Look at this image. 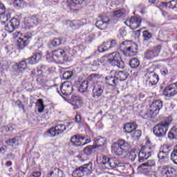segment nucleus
Listing matches in <instances>:
<instances>
[{"instance_id": "28", "label": "nucleus", "mask_w": 177, "mask_h": 177, "mask_svg": "<svg viewBox=\"0 0 177 177\" xmlns=\"http://www.w3.org/2000/svg\"><path fill=\"white\" fill-rule=\"evenodd\" d=\"M17 66V73H23L24 70H27V66H28V64H27V59H24L22 61H20L19 62L16 63Z\"/></svg>"}, {"instance_id": "19", "label": "nucleus", "mask_w": 177, "mask_h": 177, "mask_svg": "<svg viewBox=\"0 0 177 177\" xmlns=\"http://www.w3.org/2000/svg\"><path fill=\"white\" fill-rule=\"evenodd\" d=\"M164 92L167 97H172L177 95V83L171 84L165 87Z\"/></svg>"}, {"instance_id": "36", "label": "nucleus", "mask_w": 177, "mask_h": 177, "mask_svg": "<svg viewBox=\"0 0 177 177\" xmlns=\"http://www.w3.org/2000/svg\"><path fill=\"white\" fill-rule=\"evenodd\" d=\"M85 0H67L66 3L69 8H74L76 5H82Z\"/></svg>"}, {"instance_id": "55", "label": "nucleus", "mask_w": 177, "mask_h": 177, "mask_svg": "<svg viewBox=\"0 0 177 177\" xmlns=\"http://www.w3.org/2000/svg\"><path fill=\"white\" fill-rule=\"evenodd\" d=\"M55 71V69L52 67H47V69H46V72L44 74H47V75H49V74H52Z\"/></svg>"}, {"instance_id": "40", "label": "nucleus", "mask_w": 177, "mask_h": 177, "mask_svg": "<svg viewBox=\"0 0 177 177\" xmlns=\"http://www.w3.org/2000/svg\"><path fill=\"white\" fill-rule=\"evenodd\" d=\"M36 106L38 108L39 113H44V111L45 110V105H44V100H37L36 102Z\"/></svg>"}, {"instance_id": "10", "label": "nucleus", "mask_w": 177, "mask_h": 177, "mask_svg": "<svg viewBox=\"0 0 177 177\" xmlns=\"http://www.w3.org/2000/svg\"><path fill=\"white\" fill-rule=\"evenodd\" d=\"M57 92L63 97V96H68L73 93V85L70 82H64L59 88H57Z\"/></svg>"}, {"instance_id": "38", "label": "nucleus", "mask_w": 177, "mask_h": 177, "mask_svg": "<svg viewBox=\"0 0 177 177\" xmlns=\"http://www.w3.org/2000/svg\"><path fill=\"white\" fill-rule=\"evenodd\" d=\"M75 74V71H66L62 74V80H71L74 75Z\"/></svg>"}, {"instance_id": "64", "label": "nucleus", "mask_w": 177, "mask_h": 177, "mask_svg": "<svg viewBox=\"0 0 177 177\" xmlns=\"http://www.w3.org/2000/svg\"><path fill=\"white\" fill-rule=\"evenodd\" d=\"M86 41L87 42H92L93 41V37L91 36H87Z\"/></svg>"}, {"instance_id": "16", "label": "nucleus", "mask_w": 177, "mask_h": 177, "mask_svg": "<svg viewBox=\"0 0 177 177\" xmlns=\"http://www.w3.org/2000/svg\"><path fill=\"white\" fill-rule=\"evenodd\" d=\"M64 56H66V51L63 49H58L53 51L52 54H49L47 52L46 59L49 62H53V60H56L59 57H64Z\"/></svg>"}, {"instance_id": "39", "label": "nucleus", "mask_w": 177, "mask_h": 177, "mask_svg": "<svg viewBox=\"0 0 177 177\" xmlns=\"http://www.w3.org/2000/svg\"><path fill=\"white\" fill-rule=\"evenodd\" d=\"M131 68H138L140 66V62L138 58H133L129 61Z\"/></svg>"}, {"instance_id": "18", "label": "nucleus", "mask_w": 177, "mask_h": 177, "mask_svg": "<svg viewBox=\"0 0 177 177\" xmlns=\"http://www.w3.org/2000/svg\"><path fill=\"white\" fill-rule=\"evenodd\" d=\"M161 174L163 177H175L176 175V170L174 167L165 165L161 169Z\"/></svg>"}, {"instance_id": "42", "label": "nucleus", "mask_w": 177, "mask_h": 177, "mask_svg": "<svg viewBox=\"0 0 177 177\" xmlns=\"http://www.w3.org/2000/svg\"><path fill=\"white\" fill-rule=\"evenodd\" d=\"M48 81H49V80L48 79V77H46V76L39 75L37 78V82H38V84H39L40 85H44V84H46Z\"/></svg>"}, {"instance_id": "12", "label": "nucleus", "mask_w": 177, "mask_h": 177, "mask_svg": "<svg viewBox=\"0 0 177 177\" xmlns=\"http://www.w3.org/2000/svg\"><path fill=\"white\" fill-rule=\"evenodd\" d=\"M124 24L130 27L131 30H136V28H139V27H140V24H142V18L131 17L130 19H128L124 21Z\"/></svg>"}, {"instance_id": "51", "label": "nucleus", "mask_w": 177, "mask_h": 177, "mask_svg": "<svg viewBox=\"0 0 177 177\" xmlns=\"http://www.w3.org/2000/svg\"><path fill=\"white\" fill-rule=\"evenodd\" d=\"M47 68H48V66H46V65L41 64L37 67V72L39 73V71H41V73L45 74Z\"/></svg>"}, {"instance_id": "4", "label": "nucleus", "mask_w": 177, "mask_h": 177, "mask_svg": "<svg viewBox=\"0 0 177 177\" xmlns=\"http://www.w3.org/2000/svg\"><path fill=\"white\" fill-rule=\"evenodd\" d=\"M171 121H166L155 125L153 128V132L156 138H164L167 135V132H168Z\"/></svg>"}, {"instance_id": "56", "label": "nucleus", "mask_w": 177, "mask_h": 177, "mask_svg": "<svg viewBox=\"0 0 177 177\" xmlns=\"http://www.w3.org/2000/svg\"><path fill=\"white\" fill-rule=\"evenodd\" d=\"M75 122H76V124H81V121H82V118H81V115H80V114H77L76 115H75Z\"/></svg>"}, {"instance_id": "61", "label": "nucleus", "mask_w": 177, "mask_h": 177, "mask_svg": "<svg viewBox=\"0 0 177 177\" xmlns=\"http://www.w3.org/2000/svg\"><path fill=\"white\" fill-rule=\"evenodd\" d=\"M84 139L85 142H82V146H85V145H88V143H91V138H88V136H85Z\"/></svg>"}, {"instance_id": "35", "label": "nucleus", "mask_w": 177, "mask_h": 177, "mask_svg": "<svg viewBox=\"0 0 177 177\" xmlns=\"http://www.w3.org/2000/svg\"><path fill=\"white\" fill-rule=\"evenodd\" d=\"M96 149V147L95 145H88L84 148L83 153L85 154V156H91L93 154V151Z\"/></svg>"}, {"instance_id": "41", "label": "nucleus", "mask_w": 177, "mask_h": 177, "mask_svg": "<svg viewBox=\"0 0 177 177\" xmlns=\"http://www.w3.org/2000/svg\"><path fill=\"white\" fill-rule=\"evenodd\" d=\"M138 153H136V149H131L129 153H128V158L130 161H135L136 159V156Z\"/></svg>"}, {"instance_id": "13", "label": "nucleus", "mask_w": 177, "mask_h": 177, "mask_svg": "<svg viewBox=\"0 0 177 177\" xmlns=\"http://www.w3.org/2000/svg\"><path fill=\"white\" fill-rule=\"evenodd\" d=\"M162 48V46L160 44L155 46L153 49H149L145 51V57L147 60H150V59H154V57H157L158 55H160V52H161V49Z\"/></svg>"}, {"instance_id": "54", "label": "nucleus", "mask_w": 177, "mask_h": 177, "mask_svg": "<svg viewBox=\"0 0 177 177\" xmlns=\"http://www.w3.org/2000/svg\"><path fill=\"white\" fill-rule=\"evenodd\" d=\"M15 104L18 106L19 109H21L24 110V111H26V109H24V105L21 104V101H17L15 102Z\"/></svg>"}, {"instance_id": "20", "label": "nucleus", "mask_w": 177, "mask_h": 177, "mask_svg": "<svg viewBox=\"0 0 177 177\" xmlns=\"http://www.w3.org/2000/svg\"><path fill=\"white\" fill-rule=\"evenodd\" d=\"M86 139V136H82L80 134H76L71 138V143L72 146L80 147L82 146V142Z\"/></svg>"}, {"instance_id": "26", "label": "nucleus", "mask_w": 177, "mask_h": 177, "mask_svg": "<svg viewBox=\"0 0 177 177\" xmlns=\"http://www.w3.org/2000/svg\"><path fill=\"white\" fill-rule=\"evenodd\" d=\"M139 117H141L143 120H147V121H149L151 118H154V117H157V115L152 111L151 109L147 111L146 112L140 111L139 113Z\"/></svg>"}, {"instance_id": "17", "label": "nucleus", "mask_w": 177, "mask_h": 177, "mask_svg": "<svg viewBox=\"0 0 177 177\" xmlns=\"http://www.w3.org/2000/svg\"><path fill=\"white\" fill-rule=\"evenodd\" d=\"M117 46V41L112 40L111 41L104 42L100 46L98 47V52L100 53H103L109 50V49H112V48H115Z\"/></svg>"}, {"instance_id": "37", "label": "nucleus", "mask_w": 177, "mask_h": 177, "mask_svg": "<svg viewBox=\"0 0 177 177\" xmlns=\"http://www.w3.org/2000/svg\"><path fill=\"white\" fill-rule=\"evenodd\" d=\"M163 6H165V8H167L168 9H172L174 10V9L177 10V0H172L167 3H163Z\"/></svg>"}, {"instance_id": "47", "label": "nucleus", "mask_w": 177, "mask_h": 177, "mask_svg": "<svg viewBox=\"0 0 177 177\" xmlns=\"http://www.w3.org/2000/svg\"><path fill=\"white\" fill-rule=\"evenodd\" d=\"M125 13V10L120 9L114 12V17H121Z\"/></svg>"}, {"instance_id": "11", "label": "nucleus", "mask_w": 177, "mask_h": 177, "mask_svg": "<svg viewBox=\"0 0 177 177\" xmlns=\"http://www.w3.org/2000/svg\"><path fill=\"white\" fill-rule=\"evenodd\" d=\"M20 26V20L16 18L11 19L8 22L4 24L5 31L9 34H12L13 31L17 30Z\"/></svg>"}, {"instance_id": "21", "label": "nucleus", "mask_w": 177, "mask_h": 177, "mask_svg": "<svg viewBox=\"0 0 177 177\" xmlns=\"http://www.w3.org/2000/svg\"><path fill=\"white\" fill-rule=\"evenodd\" d=\"M31 36L25 35L24 38L19 37L17 41V46L18 49H24L26 46L30 44Z\"/></svg>"}, {"instance_id": "6", "label": "nucleus", "mask_w": 177, "mask_h": 177, "mask_svg": "<svg viewBox=\"0 0 177 177\" xmlns=\"http://www.w3.org/2000/svg\"><path fill=\"white\" fill-rule=\"evenodd\" d=\"M106 88V84L102 82H96L93 80L92 89V97L94 99H99L104 93V89Z\"/></svg>"}, {"instance_id": "15", "label": "nucleus", "mask_w": 177, "mask_h": 177, "mask_svg": "<svg viewBox=\"0 0 177 177\" xmlns=\"http://www.w3.org/2000/svg\"><path fill=\"white\" fill-rule=\"evenodd\" d=\"M149 149H151L150 147L143 146L142 149L138 153V161L139 162H143V161L148 160L151 157V151H148Z\"/></svg>"}, {"instance_id": "44", "label": "nucleus", "mask_w": 177, "mask_h": 177, "mask_svg": "<svg viewBox=\"0 0 177 177\" xmlns=\"http://www.w3.org/2000/svg\"><path fill=\"white\" fill-rule=\"evenodd\" d=\"M171 150H172V146L170 145H164L162 147V151L167 156H169V153H171Z\"/></svg>"}, {"instance_id": "58", "label": "nucleus", "mask_w": 177, "mask_h": 177, "mask_svg": "<svg viewBox=\"0 0 177 177\" xmlns=\"http://www.w3.org/2000/svg\"><path fill=\"white\" fill-rule=\"evenodd\" d=\"M71 27H75V28H80V24L78 21H73L71 23Z\"/></svg>"}, {"instance_id": "8", "label": "nucleus", "mask_w": 177, "mask_h": 177, "mask_svg": "<svg viewBox=\"0 0 177 177\" xmlns=\"http://www.w3.org/2000/svg\"><path fill=\"white\" fill-rule=\"evenodd\" d=\"M145 78V85L146 86H148V88H151V86H154V85H156L159 80L158 75H157L154 71L151 70V68H149L147 71Z\"/></svg>"}, {"instance_id": "1", "label": "nucleus", "mask_w": 177, "mask_h": 177, "mask_svg": "<svg viewBox=\"0 0 177 177\" xmlns=\"http://www.w3.org/2000/svg\"><path fill=\"white\" fill-rule=\"evenodd\" d=\"M120 50L124 56H136L138 53V44L132 41H124L120 44Z\"/></svg>"}, {"instance_id": "9", "label": "nucleus", "mask_w": 177, "mask_h": 177, "mask_svg": "<svg viewBox=\"0 0 177 177\" xmlns=\"http://www.w3.org/2000/svg\"><path fill=\"white\" fill-rule=\"evenodd\" d=\"M101 164L104 165L106 168H111V169H114L118 167H121L120 165V161L115 158H110L107 156H103Z\"/></svg>"}, {"instance_id": "2", "label": "nucleus", "mask_w": 177, "mask_h": 177, "mask_svg": "<svg viewBox=\"0 0 177 177\" xmlns=\"http://www.w3.org/2000/svg\"><path fill=\"white\" fill-rule=\"evenodd\" d=\"M131 144L124 140H118L116 142H113L111 145L112 152L115 156H122L124 153H127L131 150Z\"/></svg>"}, {"instance_id": "53", "label": "nucleus", "mask_w": 177, "mask_h": 177, "mask_svg": "<svg viewBox=\"0 0 177 177\" xmlns=\"http://www.w3.org/2000/svg\"><path fill=\"white\" fill-rule=\"evenodd\" d=\"M44 3L46 6H50V5L56 3V0H44Z\"/></svg>"}, {"instance_id": "14", "label": "nucleus", "mask_w": 177, "mask_h": 177, "mask_svg": "<svg viewBox=\"0 0 177 177\" xmlns=\"http://www.w3.org/2000/svg\"><path fill=\"white\" fill-rule=\"evenodd\" d=\"M66 127L64 124H57L55 127L50 128L47 133L49 134L50 138H55V136H57V135H60V133H63L64 131H66Z\"/></svg>"}, {"instance_id": "60", "label": "nucleus", "mask_w": 177, "mask_h": 177, "mask_svg": "<svg viewBox=\"0 0 177 177\" xmlns=\"http://www.w3.org/2000/svg\"><path fill=\"white\" fill-rule=\"evenodd\" d=\"M39 176H41V172L39 171H35L30 176V177H39Z\"/></svg>"}, {"instance_id": "33", "label": "nucleus", "mask_w": 177, "mask_h": 177, "mask_svg": "<svg viewBox=\"0 0 177 177\" xmlns=\"http://www.w3.org/2000/svg\"><path fill=\"white\" fill-rule=\"evenodd\" d=\"M10 17H12V14H10V12H6L4 14L0 15V20L1 21V24L4 26V24L8 23Z\"/></svg>"}, {"instance_id": "22", "label": "nucleus", "mask_w": 177, "mask_h": 177, "mask_svg": "<svg viewBox=\"0 0 177 177\" xmlns=\"http://www.w3.org/2000/svg\"><path fill=\"white\" fill-rule=\"evenodd\" d=\"M24 23L28 28H32V27H35V26H38V24H39V19L36 15H33L27 17L25 19Z\"/></svg>"}, {"instance_id": "30", "label": "nucleus", "mask_w": 177, "mask_h": 177, "mask_svg": "<svg viewBox=\"0 0 177 177\" xmlns=\"http://www.w3.org/2000/svg\"><path fill=\"white\" fill-rule=\"evenodd\" d=\"M47 177H63V171L59 168L52 169Z\"/></svg>"}, {"instance_id": "59", "label": "nucleus", "mask_w": 177, "mask_h": 177, "mask_svg": "<svg viewBox=\"0 0 177 177\" xmlns=\"http://www.w3.org/2000/svg\"><path fill=\"white\" fill-rule=\"evenodd\" d=\"M79 23V26L82 27V26H84V24H86V19H81V20H77Z\"/></svg>"}, {"instance_id": "29", "label": "nucleus", "mask_w": 177, "mask_h": 177, "mask_svg": "<svg viewBox=\"0 0 177 177\" xmlns=\"http://www.w3.org/2000/svg\"><path fill=\"white\" fill-rule=\"evenodd\" d=\"M138 128L136 122L127 123L124 125V129L126 133H132L135 129Z\"/></svg>"}, {"instance_id": "63", "label": "nucleus", "mask_w": 177, "mask_h": 177, "mask_svg": "<svg viewBox=\"0 0 177 177\" xmlns=\"http://www.w3.org/2000/svg\"><path fill=\"white\" fill-rule=\"evenodd\" d=\"M160 73L162 74V75L165 77V75H167L168 74V70H167V69L161 70Z\"/></svg>"}, {"instance_id": "48", "label": "nucleus", "mask_w": 177, "mask_h": 177, "mask_svg": "<svg viewBox=\"0 0 177 177\" xmlns=\"http://www.w3.org/2000/svg\"><path fill=\"white\" fill-rule=\"evenodd\" d=\"M158 157L160 160H167V158H168V155L165 153V152L160 151V152L158 154Z\"/></svg>"}, {"instance_id": "5", "label": "nucleus", "mask_w": 177, "mask_h": 177, "mask_svg": "<svg viewBox=\"0 0 177 177\" xmlns=\"http://www.w3.org/2000/svg\"><path fill=\"white\" fill-rule=\"evenodd\" d=\"M107 62L113 67H118V68H124V66H125L121 55L117 52L110 53L107 56Z\"/></svg>"}, {"instance_id": "31", "label": "nucleus", "mask_w": 177, "mask_h": 177, "mask_svg": "<svg viewBox=\"0 0 177 177\" xmlns=\"http://www.w3.org/2000/svg\"><path fill=\"white\" fill-rule=\"evenodd\" d=\"M118 81H125L128 78V73L125 71H118L115 73Z\"/></svg>"}, {"instance_id": "3", "label": "nucleus", "mask_w": 177, "mask_h": 177, "mask_svg": "<svg viewBox=\"0 0 177 177\" xmlns=\"http://www.w3.org/2000/svg\"><path fill=\"white\" fill-rule=\"evenodd\" d=\"M93 172V163L89 162L87 164H84L79 167H77L73 171V177H84L91 175Z\"/></svg>"}, {"instance_id": "46", "label": "nucleus", "mask_w": 177, "mask_h": 177, "mask_svg": "<svg viewBox=\"0 0 177 177\" xmlns=\"http://www.w3.org/2000/svg\"><path fill=\"white\" fill-rule=\"evenodd\" d=\"M62 39L55 38L52 41V45L53 46H60L62 45Z\"/></svg>"}, {"instance_id": "34", "label": "nucleus", "mask_w": 177, "mask_h": 177, "mask_svg": "<svg viewBox=\"0 0 177 177\" xmlns=\"http://www.w3.org/2000/svg\"><path fill=\"white\" fill-rule=\"evenodd\" d=\"M95 147L97 149V147H102V146H104L106 144V138H102V137H98L95 139Z\"/></svg>"}, {"instance_id": "24", "label": "nucleus", "mask_w": 177, "mask_h": 177, "mask_svg": "<svg viewBox=\"0 0 177 177\" xmlns=\"http://www.w3.org/2000/svg\"><path fill=\"white\" fill-rule=\"evenodd\" d=\"M69 103H71V104L73 106V109L75 110H77L82 106L84 102L82 101V99L80 97L72 96L69 100Z\"/></svg>"}, {"instance_id": "45", "label": "nucleus", "mask_w": 177, "mask_h": 177, "mask_svg": "<svg viewBox=\"0 0 177 177\" xmlns=\"http://www.w3.org/2000/svg\"><path fill=\"white\" fill-rule=\"evenodd\" d=\"M142 37L144 38V41H150L153 37V34L149 32V30H145L142 33Z\"/></svg>"}, {"instance_id": "25", "label": "nucleus", "mask_w": 177, "mask_h": 177, "mask_svg": "<svg viewBox=\"0 0 177 177\" xmlns=\"http://www.w3.org/2000/svg\"><path fill=\"white\" fill-rule=\"evenodd\" d=\"M162 101L158 100L153 101L150 105L151 110L157 115L160 113V110L162 109Z\"/></svg>"}, {"instance_id": "43", "label": "nucleus", "mask_w": 177, "mask_h": 177, "mask_svg": "<svg viewBox=\"0 0 177 177\" xmlns=\"http://www.w3.org/2000/svg\"><path fill=\"white\" fill-rule=\"evenodd\" d=\"M95 26L97 27V28H99V30H106V28L108 27L106 24L102 21V19L97 21Z\"/></svg>"}, {"instance_id": "49", "label": "nucleus", "mask_w": 177, "mask_h": 177, "mask_svg": "<svg viewBox=\"0 0 177 177\" xmlns=\"http://www.w3.org/2000/svg\"><path fill=\"white\" fill-rule=\"evenodd\" d=\"M101 21H102L109 27V24H110V21H111L110 17L106 15H102Z\"/></svg>"}, {"instance_id": "32", "label": "nucleus", "mask_w": 177, "mask_h": 177, "mask_svg": "<svg viewBox=\"0 0 177 177\" xmlns=\"http://www.w3.org/2000/svg\"><path fill=\"white\" fill-rule=\"evenodd\" d=\"M156 165V161L154 160H149L147 162L141 164L138 167V171H143V169H146L145 167H154Z\"/></svg>"}, {"instance_id": "27", "label": "nucleus", "mask_w": 177, "mask_h": 177, "mask_svg": "<svg viewBox=\"0 0 177 177\" xmlns=\"http://www.w3.org/2000/svg\"><path fill=\"white\" fill-rule=\"evenodd\" d=\"M105 82L106 85L109 86H113L115 88L117 86V84H118V79L115 75V76L108 75L105 77Z\"/></svg>"}, {"instance_id": "57", "label": "nucleus", "mask_w": 177, "mask_h": 177, "mask_svg": "<svg viewBox=\"0 0 177 177\" xmlns=\"http://www.w3.org/2000/svg\"><path fill=\"white\" fill-rule=\"evenodd\" d=\"M23 3V0H15V6H17V8H21V4Z\"/></svg>"}, {"instance_id": "62", "label": "nucleus", "mask_w": 177, "mask_h": 177, "mask_svg": "<svg viewBox=\"0 0 177 177\" xmlns=\"http://www.w3.org/2000/svg\"><path fill=\"white\" fill-rule=\"evenodd\" d=\"M100 61H99V59H94L93 63H92V66H100Z\"/></svg>"}, {"instance_id": "23", "label": "nucleus", "mask_w": 177, "mask_h": 177, "mask_svg": "<svg viewBox=\"0 0 177 177\" xmlns=\"http://www.w3.org/2000/svg\"><path fill=\"white\" fill-rule=\"evenodd\" d=\"M42 59V51H37L33 53V55L30 57H28L26 59V62H28V64H37L39 60Z\"/></svg>"}, {"instance_id": "7", "label": "nucleus", "mask_w": 177, "mask_h": 177, "mask_svg": "<svg viewBox=\"0 0 177 177\" xmlns=\"http://www.w3.org/2000/svg\"><path fill=\"white\" fill-rule=\"evenodd\" d=\"M99 78H100V76L98 74L93 73L90 75L86 80H84L81 83L79 87V91L80 92H86L88 89H92L93 81H96V80H99Z\"/></svg>"}, {"instance_id": "50", "label": "nucleus", "mask_w": 177, "mask_h": 177, "mask_svg": "<svg viewBox=\"0 0 177 177\" xmlns=\"http://www.w3.org/2000/svg\"><path fill=\"white\" fill-rule=\"evenodd\" d=\"M133 138L134 139H138V138H140L142 136V130H136L133 133Z\"/></svg>"}, {"instance_id": "52", "label": "nucleus", "mask_w": 177, "mask_h": 177, "mask_svg": "<svg viewBox=\"0 0 177 177\" xmlns=\"http://www.w3.org/2000/svg\"><path fill=\"white\" fill-rule=\"evenodd\" d=\"M6 13V7L3 3L0 1V15H5Z\"/></svg>"}]
</instances>
